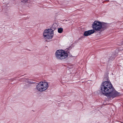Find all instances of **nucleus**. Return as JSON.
Instances as JSON below:
<instances>
[{
	"label": "nucleus",
	"mask_w": 123,
	"mask_h": 123,
	"mask_svg": "<svg viewBox=\"0 0 123 123\" xmlns=\"http://www.w3.org/2000/svg\"><path fill=\"white\" fill-rule=\"evenodd\" d=\"M36 88L37 89L38 91L40 92L43 91L41 82L39 83L37 85Z\"/></svg>",
	"instance_id": "7"
},
{
	"label": "nucleus",
	"mask_w": 123,
	"mask_h": 123,
	"mask_svg": "<svg viewBox=\"0 0 123 123\" xmlns=\"http://www.w3.org/2000/svg\"><path fill=\"white\" fill-rule=\"evenodd\" d=\"M63 29L62 28H59L58 30V31L59 33H61L63 31Z\"/></svg>",
	"instance_id": "9"
},
{
	"label": "nucleus",
	"mask_w": 123,
	"mask_h": 123,
	"mask_svg": "<svg viewBox=\"0 0 123 123\" xmlns=\"http://www.w3.org/2000/svg\"><path fill=\"white\" fill-rule=\"evenodd\" d=\"M94 32L95 31L93 30L86 31L84 32V35L85 36H87L94 33Z\"/></svg>",
	"instance_id": "6"
},
{
	"label": "nucleus",
	"mask_w": 123,
	"mask_h": 123,
	"mask_svg": "<svg viewBox=\"0 0 123 123\" xmlns=\"http://www.w3.org/2000/svg\"><path fill=\"white\" fill-rule=\"evenodd\" d=\"M25 81L26 82H27V83L29 84H32L33 83L32 82H31L30 81V80H29L26 79Z\"/></svg>",
	"instance_id": "10"
},
{
	"label": "nucleus",
	"mask_w": 123,
	"mask_h": 123,
	"mask_svg": "<svg viewBox=\"0 0 123 123\" xmlns=\"http://www.w3.org/2000/svg\"><path fill=\"white\" fill-rule=\"evenodd\" d=\"M55 55L57 59L62 60L67 58L68 55L67 53L63 50H58L56 51Z\"/></svg>",
	"instance_id": "3"
},
{
	"label": "nucleus",
	"mask_w": 123,
	"mask_h": 123,
	"mask_svg": "<svg viewBox=\"0 0 123 123\" xmlns=\"http://www.w3.org/2000/svg\"><path fill=\"white\" fill-rule=\"evenodd\" d=\"M101 31L102 30H104L106 29L108 27V25L107 24L105 23H101Z\"/></svg>",
	"instance_id": "8"
},
{
	"label": "nucleus",
	"mask_w": 123,
	"mask_h": 123,
	"mask_svg": "<svg viewBox=\"0 0 123 123\" xmlns=\"http://www.w3.org/2000/svg\"><path fill=\"white\" fill-rule=\"evenodd\" d=\"M42 86V87L43 91L46 90L49 86L48 83L47 82H41Z\"/></svg>",
	"instance_id": "5"
},
{
	"label": "nucleus",
	"mask_w": 123,
	"mask_h": 123,
	"mask_svg": "<svg viewBox=\"0 0 123 123\" xmlns=\"http://www.w3.org/2000/svg\"><path fill=\"white\" fill-rule=\"evenodd\" d=\"M28 0H21V1L23 3H25Z\"/></svg>",
	"instance_id": "11"
},
{
	"label": "nucleus",
	"mask_w": 123,
	"mask_h": 123,
	"mask_svg": "<svg viewBox=\"0 0 123 123\" xmlns=\"http://www.w3.org/2000/svg\"><path fill=\"white\" fill-rule=\"evenodd\" d=\"M100 92L111 99L118 96L120 93L117 91L113 88L111 84L108 81L103 82L101 86Z\"/></svg>",
	"instance_id": "1"
},
{
	"label": "nucleus",
	"mask_w": 123,
	"mask_h": 123,
	"mask_svg": "<svg viewBox=\"0 0 123 123\" xmlns=\"http://www.w3.org/2000/svg\"><path fill=\"white\" fill-rule=\"evenodd\" d=\"M92 27L96 31H101V23L95 21L92 24Z\"/></svg>",
	"instance_id": "4"
},
{
	"label": "nucleus",
	"mask_w": 123,
	"mask_h": 123,
	"mask_svg": "<svg viewBox=\"0 0 123 123\" xmlns=\"http://www.w3.org/2000/svg\"><path fill=\"white\" fill-rule=\"evenodd\" d=\"M54 25H53L52 29H48L44 30L43 34L44 38L49 39H51L54 35L53 31L56 28V27H53Z\"/></svg>",
	"instance_id": "2"
}]
</instances>
